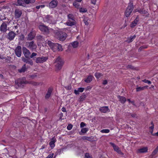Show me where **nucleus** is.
Instances as JSON below:
<instances>
[{
	"label": "nucleus",
	"mask_w": 158,
	"mask_h": 158,
	"mask_svg": "<svg viewBox=\"0 0 158 158\" xmlns=\"http://www.w3.org/2000/svg\"><path fill=\"white\" fill-rule=\"evenodd\" d=\"M134 8L133 3L130 2L128 3L125 12V14L126 17H128L132 13Z\"/></svg>",
	"instance_id": "1"
},
{
	"label": "nucleus",
	"mask_w": 158,
	"mask_h": 158,
	"mask_svg": "<svg viewBox=\"0 0 158 158\" xmlns=\"http://www.w3.org/2000/svg\"><path fill=\"white\" fill-rule=\"evenodd\" d=\"M67 36V35L65 33L61 31L57 32L56 34V38L62 41H64L66 38Z\"/></svg>",
	"instance_id": "2"
},
{
	"label": "nucleus",
	"mask_w": 158,
	"mask_h": 158,
	"mask_svg": "<svg viewBox=\"0 0 158 158\" xmlns=\"http://www.w3.org/2000/svg\"><path fill=\"white\" fill-rule=\"evenodd\" d=\"M26 46L31 50H35L37 48L36 44L34 43V42L33 41L29 42H26Z\"/></svg>",
	"instance_id": "3"
},
{
	"label": "nucleus",
	"mask_w": 158,
	"mask_h": 158,
	"mask_svg": "<svg viewBox=\"0 0 158 158\" xmlns=\"http://www.w3.org/2000/svg\"><path fill=\"white\" fill-rule=\"evenodd\" d=\"M44 19L45 21L49 23L55 24L56 23V18H53L51 16H47Z\"/></svg>",
	"instance_id": "4"
},
{
	"label": "nucleus",
	"mask_w": 158,
	"mask_h": 158,
	"mask_svg": "<svg viewBox=\"0 0 158 158\" xmlns=\"http://www.w3.org/2000/svg\"><path fill=\"white\" fill-rule=\"evenodd\" d=\"M15 82L20 87L23 86V84H26L28 83L26 81L24 78H22L21 79L16 80L15 81Z\"/></svg>",
	"instance_id": "5"
},
{
	"label": "nucleus",
	"mask_w": 158,
	"mask_h": 158,
	"mask_svg": "<svg viewBox=\"0 0 158 158\" xmlns=\"http://www.w3.org/2000/svg\"><path fill=\"white\" fill-rule=\"evenodd\" d=\"M55 63H56V66L58 68H61V67L64 64L63 62L60 57H58L56 59Z\"/></svg>",
	"instance_id": "6"
},
{
	"label": "nucleus",
	"mask_w": 158,
	"mask_h": 158,
	"mask_svg": "<svg viewBox=\"0 0 158 158\" xmlns=\"http://www.w3.org/2000/svg\"><path fill=\"white\" fill-rule=\"evenodd\" d=\"M47 43L48 45L50 46L51 48L55 52L57 50V46L56 45L57 43H54L52 42L50 40H47Z\"/></svg>",
	"instance_id": "7"
},
{
	"label": "nucleus",
	"mask_w": 158,
	"mask_h": 158,
	"mask_svg": "<svg viewBox=\"0 0 158 158\" xmlns=\"http://www.w3.org/2000/svg\"><path fill=\"white\" fill-rule=\"evenodd\" d=\"M39 28L42 32H44L45 34H48L49 32L50 29L47 26L44 25H40Z\"/></svg>",
	"instance_id": "8"
},
{
	"label": "nucleus",
	"mask_w": 158,
	"mask_h": 158,
	"mask_svg": "<svg viewBox=\"0 0 158 158\" xmlns=\"http://www.w3.org/2000/svg\"><path fill=\"white\" fill-rule=\"evenodd\" d=\"M48 59L47 57L42 56L37 58L35 62L37 63H41L45 62Z\"/></svg>",
	"instance_id": "9"
},
{
	"label": "nucleus",
	"mask_w": 158,
	"mask_h": 158,
	"mask_svg": "<svg viewBox=\"0 0 158 158\" xmlns=\"http://www.w3.org/2000/svg\"><path fill=\"white\" fill-rule=\"evenodd\" d=\"M110 144L113 147L114 150L118 154L121 155H123V154L118 146L112 143H110Z\"/></svg>",
	"instance_id": "10"
},
{
	"label": "nucleus",
	"mask_w": 158,
	"mask_h": 158,
	"mask_svg": "<svg viewBox=\"0 0 158 158\" xmlns=\"http://www.w3.org/2000/svg\"><path fill=\"white\" fill-rule=\"evenodd\" d=\"M15 52L16 55L18 57H20L22 54V48L21 46H18L15 50Z\"/></svg>",
	"instance_id": "11"
},
{
	"label": "nucleus",
	"mask_w": 158,
	"mask_h": 158,
	"mask_svg": "<svg viewBox=\"0 0 158 158\" xmlns=\"http://www.w3.org/2000/svg\"><path fill=\"white\" fill-rule=\"evenodd\" d=\"M16 34L12 31H10L7 34V37L9 40H12L15 38Z\"/></svg>",
	"instance_id": "12"
},
{
	"label": "nucleus",
	"mask_w": 158,
	"mask_h": 158,
	"mask_svg": "<svg viewBox=\"0 0 158 158\" xmlns=\"http://www.w3.org/2000/svg\"><path fill=\"white\" fill-rule=\"evenodd\" d=\"M58 2L56 0H52L49 3V6L50 8H54L56 7L58 5Z\"/></svg>",
	"instance_id": "13"
},
{
	"label": "nucleus",
	"mask_w": 158,
	"mask_h": 158,
	"mask_svg": "<svg viewBox=\"0 0 158 158\" xmlns=\"http://www.w3.org/2000/svg\"><path fill=\"white\" fill-rule=\"evenodd\" d=\"M23 51L24 55L26 58H28L30 56L31 53L25 47H23Z\"/></svg>",
	"instance_id": "14"
},
{
	"label": "nucleus",
	"mask_w": 158,
	"mask_h": 158,
	"mask_svg": "<svg viewBox=\"0 0 158 158\" xmlns=\"http://www.w3.org/2000/svg\"><path fill=\"white\" fill-rule=\"evenodd\" d=\"M7 25L5 23H3L0 27V31L2 32H6L7 31Z\"/></svg>",
	"instance_id": "15"
},
{
	"label": "nucleus",
	"mask_w": 158,
	"mask_h": 158,
	"mask_svg": "<svg viewBox=\"0 0 158 158\" xmlns=\"http://www.w3.org/2000/svg\"><path fill=\"white\" fill-rule=\"evenodd\" d=\"M22 14V12L21 10L16 9L15 11V17L16 19H18L20 18Z\"/></svg>",
	"instance_id": "16"
},
{
	"label": "nucleus",
	"mask_w": 158,
	"mask_h": 158,
	"mask_svg": "<svg viewBox=\"0 0 158 158\" xmlns=\"http://www.w3.org/2000/svg\"><path fill=\"white\" fill-rule=\"evenodd\" d=\"M148 148L147 147H144L137 150V152L138 153H143L147 152H148Z\"/></svg>",
	"instance_id": "17"
},
{
	"label": "nucleus",
	"mask_w": 158,
	"mask_h": 158,
	"mask_svg": "<svg viewBox=\"0 0 158 158\" xmlns=\"http://www.w3.org/2000/svg\"><path fill=\"white\" fill-rule=\"evenodd\" d=\"M24 2L22 0H18L17 3H13V4L18 6H25V4L24 3Z\"/></svg>",
	"instance_id": "18"
},
{
	"label": "nucleus",
	"mask_w": 158,
	"mask_h": 158,
	"mask_svg": "<svg viewBox=\"0 0 158 158\" xmlns=\"http://www.w3.org/2000/svg\"><path fill=\"white\" fill-rule=\"evenodd\" d=\"M52 91V88H49L48 89L47 94L45 96V98L46 99H47L50 98L51 95Z\"/></svg>",
	"instance_id": "19"
},
{
	"label": "nucleus",
	"mask_w": 158,
	"mask_h": 158,
	"mask_svg": "<svg viewBox=\"0 0 158 158\" xmlns=\"http://www.w3.org/2000/svg\"><path fill=\"white\" fill-rule=\"evenodd\" d=\"M35 36V35L32 31L28 35L27 40H33Z\"/></svg>",
	"instance_id": "20"
},
{
	"label": "nucleus",
	"mask_w": 158,
	"mask_h": 158,
	"mask_svg": "<svg viewBox=\"0 0 158 158\" xmlns=\"http://www.w3.org/2000/svg\"><path fill=\"white\" fill-rule=\"evenodd\" d=\"M56 139L54 137L52 138L49 144L51 148L52 149L55 146V143L56 142Z\"/></svg>",
	"instance_id": "21"
},
{
	"label": "nucleus",
	"mask_w": 158,
	"mask_h": 158,
	"mask_svg": "<svg viewBox=\"0 0 158 158\" xmlns=\"http://www.w3.org/2000/svg\"><path fill=\"white\" fill-rule=\"evenodd\" d=\"M64 24H66L67 26H72L75 25L76 21L75 20H68V21Z\"/></svg>",
	"instance_id": "22"
},
{
	"label": "nucleus",
	"mask_w": 158,
	"mask_h": 158,
	"mask_svg": "<svg viewBox=\"0 0 158 158\" xmlns=\"http://www.w3.org/2000/svg\"><path fill=\"white\" fill-rule=\"evenodd\" d=\"M99 110L102 113H105L109 110V109L108 106H103L100 108Z\"/></svg>",
	"instance_id": "23"
},
{
	"label": "nucleus",
	"mask_w": 158,
	"mask_h": 158,
	"mask_svg": "<svg viewBox=\"0 0 158 158\" xmlns=\"http://www.w3.org/2000/svg\"><path fill=\"white\" fill-rule=\"evenodd\" d=\"M148 86H144L143 87L139 86L138 85H136V91L139 92L144 90L145 89L147 88Z\"/></svg>",
	"instance_id": "24"
},
{
	"label": "nucleus",
	"mask_w": 158,
	"mask_h": 158,
	"mask_svg": "<svg viewBox=\"0 0 158 158\" xmlns=\"http://www.w3.org/2000/svg\"><path fill=\"white\" fill-rule=\"evenodd\" d=\"M118 98H119V100L121 103H124L126 101V98L124 97L118 96Z\"/></svg>",
	"instance_id": "25"
},
{
	"label": "nucleus",
	"mask_w": 158,
	"mask_h": 158,
	"mask_svg": "<svg viewBox=\"0 0 158 158\" xmlns=\"http://www.w3.org/2000/svg\"><path fill=\"white\" fill-rule=\"evenodd\" d=\"M82 139L84 140H86L89 141H92L93 140V139L92 136L88 137L87 136H85L82 137Z\"/></svg>",
	"instance_id": "26"
},
{
	"label": "nucleus",
	"mask_w": 158,
	"mask_h": 158,
	"mask_svg": "<svg viewBox=\"0 0 158 158\" xmlns=\"http://www.w3.org/2000/svg\"><path fill=\"white\" fill-rule=\"evenodd\" d=\"M136 37V35H134L133 36H130L129 38H128L127 40L126 41V42L130 43L132 42L134 40Z\"/></svg>",
	"instance_id": "27"
},
{
	"label": "nucleus",
	"mask_w": 158,
	"mask_h": 158,
	"mask_svg": "<svg viewBox=\"0 0 158 158\" xmlns=\"http://www.w3.org/2000/svg\"><path fill=\"white\" fill-rule=\"evenodd\" d=\"M138 22V20L137 18H136L135 20L132 22L131 23V27L133 28L137 24V22Z\"/></svg>",
	"instance_id": "28"
},
{
	"label": "nucleus",
	"mask_w": 158,
	"mask_h": 158,
	"mask_svg": "<svg viewBox=\"0 0 158 158\" xmlns=\"http://www.w3.org/2000/svg\"><path fill=\"white\" fill-rule=\"evenodd\" d=\"M93 78V76L89 75L88 76L87 78L85 80V81L87 83H90L92 81Z\"/></svg>",
	"instance_id": "29"
},
{
	"label": "nucleus",
	"mask_w": 158,
	"mask_h": 158,
	"mask_svg": "<svg viewBox=\"0 0 158 158\" xmlns=\"http://www.w3.org/2000/svg\"><path fill=\"white\" fill-rule=\"evenodd\" d=\"M94 75L97 78H99L103 76V74L100 73H96Z\"/></svg>",
	"instance_id": "30"
},
{
	"label": "nucleus",
	"mask_w": 158,
	"mask_h": 158,
	"mask_svg": "<svg viewBox=\"0 0 158 158\" xmlns=\"http://www.w3.org/2000/svg\"><path fill=\"white\" fill-rule=\"evenodd\" d=\"M56 45H57V50L60 51H62L63 50V48H62V47L60 44L57 43L56 44Z\"/></svg>",
	"instance_id": "31"
},
{
	"label": "nucleus",
	"mask_w": 158,
	"mask_h": 158,
	"mask_svg": "<svg viewBox=\"0 0 158 158\" xmlns=\"http://www.w3.org/2000/svg\"><path fill=\"white\" fill-rule=\"evenodd\" d=\"M73 47L74 48H77L78 45V42L77 41H74L71 44Z\"/></svg>",
	"instance_id": "32"
},
{
	"label": "nucleus",
	"mask_w": 158,
	"mask_h": 158,
	"mask_svg": "<svg viewBox=\"0 0 158 158\" xmlns=\"http://www.w3.org/2000/svg\"><path fill=\"white\" fill-rule=\"evenodd\" d=\"M68 17L69 20H75L74 18L73 15L71 14H69L68 15Z\"/></svg>",
	"instance_id": "33"
},
{
	"label": "nucleus",
	"mask_w": 158,
	"mask_h": 158,
	"mask_svg": "<svg viewBox=\"0 0 158 158\" xmlns=\"http://www.w3.org/2000/svg\"><path fill=\"white\" fill-rule=\"evenodd\" d=\"M37 39L38 41H42L44 40L43 37L40 35L37 36Z\"/></svg>",
	"instance_id": "34"
},
{
	"label": "nucleus",
	"mask_w": 158,
	"mask_h": 158,
	"mask_svg": "<svg viewBox=\"0 0 158 158\" xmlns=\"http://www.w3.org/2000/svg\"><path fill=\"white\" fill-rule=\"evenodd\" d=\"M158 152V146L152 152V156H154L156 155L157 152Z\"/></svg>",
	"instance_id": "35"
},
{
	"label": "nucleus",
	"mask_w": 158,
	"mask_h": 158,
	"mask_svg": "<svg viewBox=\"0 0 158 158\" xmlns=\"http://www.w3.org/2000/svg\"><path fill=\"white\" fill-rule=\"evenodd\" d=\"M86 95L84 94V93L81 95L80 98V101H83L86 98Z\"/></svg>",
	"instance_id": "36"
},
{
	"label": "nucleus",
	"mask_w": 158,
	"mask_h": 158,
	"mask_svg": "<svg viewBox=\"0 0 158 158\" xmlns=\"http://www.w3.org/2000/svg\"><path fill=\"white\" fill-rule=\"evenodd\" d=\"M87 10L86 8H80L79 11L80 12L85 13L87 11Z\"/></svg>",
	"instance_id": "37"
},
{
	"label": "nucleus",
	"mask_w": 158,
	"mask_h": 158,
	"mask_svg": "<svg viewBox=\"0 0 158 158\" xmlns=\"http://www.w3.org/2000/svg\"><path fill=\"white\" fill-rule=\"evenodd\" d=\"M89 130V129L88 128H82L81 130V132L85 134Z\"/></svg>",
	"instance_id": "38"
},
{
	"label": "nucleus",
	"mask_w": 158,
	"mask_h": 158,
	"mask_svg": "<svg viewBox=\"0 0 158 158\" xmlns=\"http://www.w3.org/2000/svg\"><path fill=\"white\" fill-rule=\"evenodd\" d=\"M73 5L76 8H78L80 7V4L77 2H75L73 3Z\"/></svg>",
	"instance_id": "39"
},
{
	"label": "nucleus",
	"mask_w": 158,
	"mask_h": 158,
	"mask_svg": "<svg viewBox=\"0 0 158 158\" xmlns=\"http://www.w3.org/2000/svg\"><path fill=\"white\" fill-rule=\"evenodd\" d=\"M29 83L34 85H40L39 83H38L33 81H31Z\"/></svg>",
	"instance_id": "40"
},
{
	"label": "nucleus",
	"mask_w": 158,
	"mask_h": 158,
	"mask_svg": "<svg viewBox=\"0 0 158 158\" xmlns=\"http://www.w3.org/2000/svg\"><path fill=\"white\" fill-rule=\"evenodd\" d=\"M101 132L102 133H108L110 132V130L107 129H103L101 131Z\"/></svg>",
	"instance_id": "41"
},
{
	"label": "nucleus",
	"mask_w": 158,
	"mask_h": 158,
	"mask_svg": "<svg viewBox=\"0 0 158 158\" xmlns=\"http://www.w3.org/2000/svg\"><path fill=\"white\" fill-rule=\"evenodd\" d=\"M138 12L141 14H145L147 13V11L143 9L139 10L138 11Z\"/></svg>",
	"instance_id": "42"
},
{
	"label": "nucleus",
	"mask_w": 158,
	"mask_h": 158,
	"mask_svg": "<svg viewBox=\"0 0 158 158\" xmlns=\"http://www.w3.org/2000/svg\"><path fill=\"white\" fill-rule=\"evenodd\" d=\"M84 23L86 25H88L89 24L88 20L87 18H85L83 20Z\"/></svg>",
	"instance_id": "43"
},
{
	"label": "nucleus",
	"mask_w": 158,
	"mask_h": 158,
	"mask_svg": "<svg viewBox=\"0 0 158 158\" xmlns=\"http://www.w3.org/2000/svg\"><path fill=\"white\" fill-rule=\"evenodd\" d=\"M151 126H150L149 128L151 130H153L154 127V125L152 121L151 123Z\"/></svg>",
	"instance_id": "44"
},
{
	"label": "nucleus",
	"mask_w": 158,
	"mask_h": 158,
	"mask_svg": "<svg viewBox=\"0 0 158 158\" xmlns=\"http://www.w3.org/2000/svg\"><path fill=\"white\" fill-rule=\"evenodd\" d=\"M142 81L145 83H147L148 84H151V82L150 81H149V80H147V79H144V80H143Z\"/></svg>",
	"instance_id": "45"
},
{
	"label": "nucleus",
	"mask_w": 158,
	"mask_h": 158,
	"mask_svg": "<svg viewBox=\"0 0 158 158\" xmlns=\"http://www.w3.org/2000/svg\"><path fill=\"white\" fill-rule=\"evenodd\" d=\"M72 127H73L72 125L71 124H70V125H68V126L67 127V128L68 130H70L72 129Z\"/></svg>",
	"instance_id": "46"
},
{
	"label": "nucleus",
	"mask_w": 158,
	"mask_h": 158,
	"mask_svg": "<svg viewBox=\"0 0 158 158\" xmlns=\"http://www.w3.org/2000/svg\"><path fill=\"white\" fill-rule=\"evenodd\" d=\"M127 68L128 69H135L134 66L131 65H127Z\"/></svg>",
	"instance_id": "47"
},
{
	"label": "nucleus",
	"mask_w": 158,
	"mask_h": 158,
	"mask_svg": "<svg viewBox=\"0 0 158 158\" xmlns=\"http://www.w3.org/2000/svg\"><path fill=\"white\" fill-rule=\"evenodd\" d=\"M78 90L79 92H82L84 90V88H83L80 87L78 88Z\"/></svg>",
	"instance_id": "48"
},
{
	"label": "nucleus",
	"mask_w": 158,
	"mask_h": 158,
	"mask_svg": "<svg viewBox=\"0 0 158 158\" xmlns=\"http://www.w3.org/2000/svg\"><path fill=\"white\" fill-rule=\"evenodd\" d=\"M86 126V124L83 122H82L80 124V127L82 128Z\"/></svg>",
	"instance_id": "49"
},
{
	"label": "nucleus",
	"mask_w": 158,
	"mask_h": 158,
	"mask_svg": "<svg viewBox=\"0 0 158 158\" xmlns=\"http://www.w3.org/2000/svg\"><path fill=\"white\" fill-rule=\"evenodd\" d=\"M85 157L87 158H91L89 155L88 153H86L85 154Z\"/></svg>",
	"instance_id": "50"
},
{
	"label": "nucleus",
	"mask_w": 158,
	"mask_h": 158,
	"mask_svg": "<svg viewBox=\"0 0 158 158\" xmlns=\"http://www.w3.org/2000/svg\"><path fill=\"white\" fill-rule=\"evenodd\" d=\"M36 55V53L35 52H33L32 53L31 55L30 56V57L31 58H32L34 56H35Z\"/></svg>",
	"instance_id": "51"
},
{
	"label": "nucleus",
	"mask_w": 158,
	"mask_h": 158,
	"mask_svg": "<svg viewBox=\"0 0 158 158\" xmlns=\"http://www.w3.org/2000/svg\"><path fill=\"white\" fill-rule=\"evenodd\" d=\"M22 60L24 62H26V63H28V60L27 59H26L24 58H23Z\"/></svg>",
	"instance_id": "52"
},
{
	"label": "nucleus",
	"mask_w": 158,
	"mask_h": 158,
	"mask_svg": "<svg viewBox=\"0 0 158 158\" xmlns=\"http://www.w3.org/2000/svg\"><path fill=\"white\" fill-rule=\"evenodd\" d=\"M107 82H107V80H104L103 81L102 84L104 85H106V84H107Z\"/></svg>",
	"instance_id": "53"
},
{
	"label": "nucleus",
	"mask_w": 158,
	"mask_h": 158,
	"mask_svg": "<svg viewBox=\"0 0 158 158\" xmlns=\"http://www.w3.org/2000/svg\"><path fill=\"white\" fill-rule=\"evenodd\" d=\"M96 0H91V3L94 5L96 4Z\"/></svg>",
	"instance_id": "54"
},
{
	"label": "nucleus",
	"mask_w": 158,
	"mask_h": 158,
	"mask_svg": "<svg viewBox=\"0 0 158 158\" xmlns=\"http://www.w3.org/2000/svg\"><path fill=\"white\" fill-rule=\"evenodd\" d=\"M18 28V25L15 26L13 27L12 30H13L15 31V30H16V29H17Z\"/></svg>",
	"instance_id": "55"
},
{
	"label": "nucleus",
	"mask_w": 158,
	"mask_h": 158,
	"mask_svg": "<svg viewBox=\"0 0 158 158\" xmlns=\"http://www.w3.org/2000/svg\"><path fill=\"white\" fill-rule=\"evenodd\" d=\"M79 93L80 92L78 89L77 90L76 89L74 90V93L76 94H79Z\"/></svg>",
	"instance_id": "56"
},
{
	"label": "nucleus",
	"mask_w": 158,
	"mask_h": 158,
	"mask_svg": "<svg viewBox=\"0 0 158 158\" xmlns=\"http://www.w3.org/2000/svg\"><path fill=\"white\" fill-rule=\"evenodd\" d=\"M36 75H30V77L32 79H33L35 77H36Z\"/></svg>",
	"instance_id": "57"
},
{
	"label": "nucleus",
	"mask_w": 158,
	"mask_h": 158,
	"mask_svg": "<svg viewBox=\"0 0 158 158\" xmlns=\"http://www.w3.org/2000/svg\"><path fill=\"white\" fill-rule=\"evenodd\" d=\"M28 68L26 67V64H24L23 66L21 69H27Z\"/></svg>",
	"instance_id": "58"
},
{
	"label": "nucleus",
	"mask_w": 158,
	"mask_h": 158,
	"mask_svg": "<svg viewBox=\"0 0 158 158\" xmlns=\"http://www.w3.org/2000/svg\"><path fill=\"white\" fill-rule=\"evenodd\" d=\"M62 111L63 112H66V109L65 107H63L61 109Z\"/></svg>",
	"instance_id": "59"
},
{
	"label": "nucleus",
	"mask_w": 158,
	"mask_h": 158,
	"mask_svg": "<svg viewBox=\"0 0 158 158\" xmlns=\"http://www.w3.org/2000/svg\"><path fill=\"white\" fill-rule=\"evenodd\" d=\"M19 72L20 73L25 72L26 70H19Z\"/></svg>",
	"instance_id": "60"
},
{
	"label": "nucleus",
	"mask_w": 158,
	"mask_h": 158,
	"mask_svg": "<svg viewBox=\"0 0 158 158\" xmlns=\"http://www.w3.org/2000/svg\"><path fill=\"white\" fill-rule=\"evenodd\" d=\"M27 63L31 65H32L33 64L32 61L31 60H30V61L28 60V62Z\"/></svg>",
	"instance_id": "61"
},
{
	"label": "nucleus",
	"mask_w": 158,
	"mask_h": 158,
	"mask_svg": "<svg viewBox=\"0 0 158 158\" xmlns=\"http://www.w3.org/2000/svg\"><path fill=\"white\" fill-rule=\"evenodd\" d=\"M45 147V145H43L42 146L41 148H40L41 149H44Z\"/></svg>",
	"instance_id": "62"
},
{
	"label": "nucleus",
	"mask_w": 158,
	"mask_h": 158,
	"mask_svg": "<svg viewBox=\"0 0 158 158\" xmlns=\"http://www.w3.org/2000/svg\"><path fill=\"white\" fill-rule=\"evenodd\" d=\"M152 135L154 136L156 135L158 136V131L157 132L154 134H152Z\"/></svg>",
	"instance_id": "63"
},
{
	"label": "nucleus",
	"mask_w": 158,
	"mask_h": 158,
	"mask_svg": "<svg viewBox=\"0 0 158 158\" xmlns=\"http://www.w3.org/2000/svg\"><path fill=\"white\" fill-rule=\"evenodd\" d=\"M10 68H13V69H15L16 68V67L15 66L12 65V66H11Z\"/></svg>",
	"instance_id": "64"
}]
</instances>
